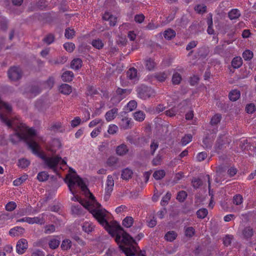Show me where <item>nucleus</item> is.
<instances>
[{
	"mask_svg": "<svg viewBox=\"0 0 256 256\" xmlns=\"http://www.w3.org/2000/svg\"><path fill=\"white\" fill-rule=\"evenodd\" d=\"M144 64L146 69L148 71L154 70L156 66L154 60L150 58H146L144 60Z\"/></svg>",
	"mask_w": 256,
	"mask_h": 256,
	"instance_id": "obj_12",
	"label": "nucleus"
},
{
	"mask_svg": "<svg viewBox=\"0 0 256 256\" xmlns=\"http://www.w3.org/2000/svg\"><path fill=\"white\" fill-rule=\"evenodd\" d=\"M243 202V198L240 194H236L233 197V203L238 206L242 204Z\"/></svg>",
	"mask_w": 256,
	"mask_h": 256,
	"instance_id": "obj_56",
	"label": "nucleus"
},
{
	"mask_svg": "<svg viewBox=\"0 0 256 256\" xmlns=\"http://www.w3.org/2000/svg\"><path fill=\"white\" fill-rule=\"evenodd\" d=\"M54 84V78L52 76H50L44 83V88L51 89Z\"/></svg>",
	"mask_w": 256,
	"mask_h": 256,
	"instance_id": "obj_49",
	"label": "nucleus"
},
{
	"mask_svg": "<svg viewBox=\"0 0 256 256\" xmlns=\"http://www.w3.org/2000/svg\"><path fill=\"white\" fill-rule=\"evenodd\" d=\"M138 96L141 99L146 100L155 95L154 90L151 88L142 84L136 88Z\"/></svg>",
	"mask_w": 256,
	"mask_h": 256,
	"instance_id": "obj_6",
	"label": "nucleus"
},
{
	"mask_svg": "<svg viewBox=\"0 0 256 256\" xmlns=\"http://www.w3.org/2000/svg\"><path fill=\"white\" fill-rule=\"evenodd\" d=\"M24 229L20 226H15L9 231V234L12 236H18L23 233Z\"/></svg>",
	"mask_w": 256,
	"mask_h": 256,
	"instance_id": "obj_23",
	"label": "nucleus"
},
{
	"mask_svg": "<svg viewBox=\"0 0 256 256\" xmlns=\"http://www.w3.org/2000/svg\"><path fill=\"white\" fill-rule=\"evenodd\" d=\"M28 224H43L44 222V218L39 216H34V218L28 217Z\"/></svg>",
	"mask_w": 256,
	"mask_h": 256,
	"instance_id": "obj_19",
	"label": "nucleus"
},
{
	"mask_svg": "<svg viewBox=\"0 0 256 256\" xmlns=\"http://www.w3.org/2000/svg\"><path fill=\"white\" fill-rule=\"evenodd\" d=\"M54 40L55 36L54 34H48L44 38L43 41L47 44L50 45L54 41Z\"/></svg>",
	"mask_w": 256,
	"mask_h": 256,
	"instance_id": "obj_46",
	"label": "nucleus"
},
{
	"mask_svg": "<svg viewBox=\"0 0 256 256\" xmlns=\"http://www.w3.org/2000/svg\"><path fill=\"white\" fill-rule=\"evenodd\" d=\"M28 178V175L24 174L18 178L14 180L13 182V184L14 186H19L23 184Z\"/></svg>",
	"mask_w": 256,
	"mask_h": 256,
	"instance_id": "obj_36",
	"label": "nucleus"
},
{
	"mask_svg": "<svg viewBox=\"0 0 256 256\" xmlns=\"http://www.w3.org/2000/svg\"><path fill=\"white\" fill-rule=\"evenodd\" d=\"M58 91L62 94L64 95H68L72 92V88L68 84H62L58 86Z\"/></svg>",
	"mask_w": 256,
	"mask_h": 256,
	"instance_id": "obj_15",
	"label": "nucleus"
},
{
	"mask_svg": "<svg viewBox=\"0 0 256 256\" xmlns=\"http://www.w3.org/2000/svg\"><path fill=\"white\" fill-rule=\"evenodd\" d=\"M36 134L35 129L32 128H28L26 124L22 122H19L16 126V135L20 140H23L26 142L28 146V142L31 140H34L31 138ZM34 142H36L34 140Z\"/></svg>",
	"mask_w": 256,
	"mask_h": 256,
	"instance_id": "obj_5",
	"label": "nucleus"
},
{
	"mask_svg": "<svg viewBox=\"0 0 256 256\" xmlns=\"http://www.w3.org/2000/svg\"><path fill=\"white\" fill-rule=\"evenodd\" d=\"M30 161L25 158H20L18 160V166L19 168L24 169L27 168L30 164Z\"/></svg>",
	"mask_w": 256,
	"mask_h": 256,
	"instance_id": "obj_31",
	"label": "nucleus"
},
{
	"mask_svg": "<svg viewBox=\"0 0 256 256\" xmlns=\"http://www.w3.org/2000/svg\"><path fill=\"white\" fill-rule=\"evenodd\" d=\"M158 145L159 144L158 141H156L155 140L152 141L150 145V152L152 155H153L154 154L155 151L158 148Z\"/></svg>",
	"mask_w": 256,
	"mask_h": 256,
	"instance_id": "obj_62",
	"label": "nucleus"
},
{
	"mask_svg": "<svg viewBox=\"0 0 256 256\" xmlns=\"http://www.w3.org/2000/svg\"><path fill=\"white\" fill-rule=\"evenodd\" d=\"M131 90L127 88H118L116 90V93L118 95H119L120 96V98H122V96L124 94H128L130 93Z\"/></svg>",
	"mask_w": 256,
	"mask_h": 256,
	"instance_id": "obj_57",
	"label": "nucleus"
},
{
	"mask_svg": "<svg viewBox=\"0 0 256 256\" xmlns=\"http://www.w3.org/2000/svg\"><path fill=\"white\" fill-rule=\"evenodd\" d=\"M208 214V212L207 209L204 208H200L196 212L197 216L200 218H204Z\"/></svg>",
	"mask_w": 256,
	"mask_h": 256,
	"instance_id": "obj_53",
	"label": "nucleus"
},
{
	"mask_svg": "<svg viewBox=\"0 0 256 256\" xmlns=\"http://www.w3.org/2000/svg\"><path fill=\"white\" fill-rule=\"evenodd\" d=\"M98 94V92L96 88L92 86H88L86 90V94L90 96H92L94 94Z\"/></svg>",
	"mask_w": 256,
	"mask_h": 256,
	"instance_id": "obj_63",
	"label": "nucleus"
},
{
	"mask_svg": "<svg viewBox=\"0 0 256 256\" xmlns=\"http://www.w3.org/2000/svg\"><path fill=\"white\" fill-rule=\"evenodd\" d=\"M240 15V11L237 8L232 9L228 12V17L232 20L238 18Z\"/></svg>",
	"mask_w": 256,
	"mask_h": 256,
	"instance_id": "obj_22",
	"label": "nucleus"
},
{
	"mask_svg": "<svg viewBox=\"0 0 256 256\" xmlns=\"http://www.w3.org/2000/svg\"><path fill=\"white\" fill-rule=\"evenodd\" d=\"M64 48L68 52H73L75 48V45L72 42H66L64 44Z\"/></svg>",
	"mask_w": 256,
	"mask_h": 256,
	"instance_id": "obj_60",
	"label": "nucleus"
},
{
	"mask_svg": "<svg viewBox=\"0 0 256 256\" xmlns=\"http://www.w3.org/2000/svg\"><path fill=\"white\" fill-rule=\"evenodd\" d=\"M114 186V180L111 175H108L107 177L106 186L105 191L106 192L107 196H110V194L113 190Z\"/></svg>",
	"mask_w": 256,
	"mask_h": 256,
	"instance_id": "obj_9",
	"label": "nucleus"
},
{
	"mask_svg": "<svg viewBox=\"0 0 256 256\" xmlns=\"http://www.w3.org/2000/svg\"><path fill=\"white\" fill-rule=\"evenodd\" d=\"M240 92L238 90H232L228 94V98L232 102L237 100L240 98Z\"/></svg>",
	"mask_w": 256,
	"mask_h": 256,
	"instance_id": "obj_24",
	"label": "nucleus"
},
{
	"mask_svg": "<svg viewBox=\"0 0 256 256\" xmlns=\"http://www.w3.org/2000/svg\"><path fill=\"white\" fill-rule=\"evenodd\" d=\"M94 226L90 222H84L82 226V230L87 234H90L94 230Z\"/></svg>",
	"mask_w": 256,
	"mask_h": 256,
	"instance_id": "obj_21",
	"label": "nucleus"
},
{
	"mask_svg": "<svg viewBox=\"0 0 256 256\" xmlns=\"http://www.w3.org/2000/svg\"><path fill=\"white\" fill-rule=\"evenodd\" d=\"M69 171L72 174H68L66 176L65 182L68 184V189L72 194H75L76 191V184L84 192L88 190V186L85 182L78 174H76V170L72 168H70Z\"/></svg>",
	"mask_w": 256,
	"mask_h": 256,
	"instance_id": "obj_3",
	"label": "nucleus"
},
{
	"mask_svg": "<svg viewBox=\"0 0 256 256\" xmlns=\"http://www.w3.org/2000/svg\"><path fill=\"white\" fill-rule=\"evenodd\" d=\"M5 208L7 211L12 212L16 208V204L13 201L10 202L6 204Z\"/></svg>",
	"mask_w": 256,
	"mask_h": 256,
	"instance_id": "obj_61",
	"label": "nucleus"
},
{
	"mask_svg": "<svg viewBox=\"0 0 256 256\" xmlns=\"http://www.w3.org/2000/svg\"><path fill=\"white\" fill-rule=\"evenodd\" d=\"M222 120V115L220 114H215L211 118L210 124L212 126H216Z\"/></svg>",
	"mask_w": 256,
	"mask_h": 256,
	"instance_id": "obj_41",
	"label": "nucleus"
},
{
	"mask_svg": "<svg viewBox=\"0 0 256 256\" xmlns=\"http://www.w3.org/2000/svg\"><path fill=\"white\" fill-rule=\"evenodd\" d=\"M28 88L27 92H29L32 96H36L41 92V89L38 86H32Z\"/></svg>",
	"mask_w": 256,
	"mask_h": 256,
	"instance_id": "obj_27",
	"label": "nucleus"
},
{
	"mask_svg": "<svg viewBox=\"0 0 256 256\" xmlns=\"http://www.w3.org/2000/svg\"><path fill=\"white\" fill-rule=\"evenodd\" d=\"M194 228L192 226H189L185 229L184 234L188 238H192L195 234Z\"/></svg>",
	"mask_w": 256,
	"mask_h": 256,
	"instance_id": "obj_52",
	"label": "nucleus"
},
{
	"mask_svg": "<svg viewBox=\"0 0 256 256\" xmlns=\"http://www.w3.org/2000/svg\"><path fill=\"white\" fill-rule=\"evenodd\" d=\"M132 174L133 171L127 168L122 170L121 178L124 180H128L132 178Z\"/></svg>",
	"mask_w": 256,
	"mask_h": 256,
	"instance_id": "obj_18",
	"label": "nucleus"
},
{
	"mask_svg": "<svg viewBox=\"0 0 256 256\" xmlns=\"http://www.w3.org/2000/svg\"><path fill=\"white\" fill-rule=\"evenodd\" d=\"M178 236L177 233L173 230L168 232L164 236V238L168 242H173L175 240Z\"/></svg>",
	"mask_w": 256,
	"mask_h": 256,
	"instance_id": "obj_26",
	"label": "nucleus"
},
{
	"mask_svg": "<svg viewBox=\"0 0 256 256\" xmlns=\"http://www.w3.org/2000/svg\"><path fill=\"white\" fill-rule=\"evenodd\" d=\"M82 62L81 59L79 58H74L72 61L70 66L72 68L78 70L82 66Z\"/></svg>",
	"mask_w": 256,
	"mask_h": 256,
	"instance_id": "obj_28",
	"label": "nucleus"
},
{
	"mask_svg": "<svg viewBox=\"0 0 256 256\" xmlns=\"http://www.w3.org/2000/svg\"><path fill=\"white\" fill-rule=\"evenodd\" d=\"M188 196L187 193L184 190H181L178 193L176 200L180 202H183Z\"/></svg>",
	"mask_w": 256,
	"mask_h": 256,
	"instance_id": "obj_50",
	"label": "nucleus"
},
{
	"mask_svg": "<svg viewBox=\"0 0 256 256\" xmlns=\"http://www.w3.org/2000/svg\"><path fill=\"white\" fill-rule=\"evenodd\" d=\"M8 74L10 79L17 80L21 78L22 73L20 67L14 66L8 70Z\"/></svg>",
	"mask_w": 256,
	"mask_h": 256,
	"instance_id": "obj_7",
	"label": "nucleus"
},
{
	"mask_svg": "<svg viewBox=\"0 0 256 256\" xmlns=\"http://www.w3.org/2000/svg\"><path fill=\"white\" fill-rule=\"evenodd\" d=\"M0 120L2 122L5 124L8 127H10V128L14 127L13 126L14 122L12 121L8 120V117L6 116H5L3 114H0Z\"/></svg>",
	"mask_w": 256,
	"mask_h": 256,
	"instance_id": "obj_40",
	"label": "nucleus"
},
{
	"mask_svg": "<svg viewBox=\"0 0 256 256\" xmlns=\"http://www.w3.org/2000/svg\"><path fill=\"white\" fill-rule=\"evenodd\" d=\"M118 159L116 156H111L108 158L106 162L107 166L112 170L116 169L118 167Z\"/></svg>",
	"mask_w": 256,
	"mask_h": 256,
	"instance_id": "obj_11",
	"label": "nucleus"
},
{
	"mask_svg": "<svg viewBox=\"0 0 256 256\" xmlns=\"http://www.w3.org/2000/svg\"><path fill=\"white\" fill-rule=\"evenodd\" d=\"M104 20L109 22L110 26H114L117 22V18L109 12H105L102 16Z\"/></svg>",
	"mask_w": 256,
	"mask_h": 256,
	"instance_id": "obj_10",
	"label": "nucleus"
},
{
	"mask_svg": "<svg viewBox=\"0 0 256 256\" xmlns=\"http://www.w3.org/2000/svg\"><path fill=\"white\" fill-rule=\"evenodd\" d=\"M166 175V172L164 170H156L153 174V177L156 180H161Z\"/></svg>",
	"mask_w": 256,
	"mask_h": 256,
	"instance_id": "obj_47",
	"label": "nucleus"
},
{
	"mask_svg": "<svg viewBox=\"0 0 256 256\" xmlns=\"http://www.w3.org/2000/svg\"><path fill=\"white\" fill-rule=\"evenodd\" d=\"M242 234L246 239L251 238L254 235L253 228L250 226L246 227L242 230Z\"/></svg>",
	"mask_w": 256,
	"mask_h": 256,
	"instance_id": "obj_30",
	"label": "nucleus"
},
{
	"mask_svg": "<svg viewBox=\"0 0 256 256\" xmlns=\"http://www.w3.org/2000/svg\"><path fill=\"white\" fill-rule=\"evenodd\" d=\"M116 151L118 155L122 156L128 152V149L126 144H122L116 147Z\"/></svg>",
	"mask_w": 256,
	"mask_h": 256,
	"instance_id": "obj_20",
	"label": "nucleus"
},
{
	"mask_svg": "<svg viewBox=\"0 0 256 256\" xmlns=\"http://www.w3.org/2000/svg\"><path fill=\"white\" fill-rule=\"evenodd\" d=\"M61 248L62 250H70L72 247V242L69 239H64L62 241Z\"/></svg>",
	"mask_w": 256,
	"mask_h": 256,
	"instance_id": "obj_39",
	"label": "nucleus"
},
{
	"mask_svg": "<svg viewBox=\"0 0 256 256\" xmlns=\"http://www.w3.org/2000/svg\"><path fill=\"white\" fill-rule=\"evenodd\" d=\"M102 126H98L95 128L90 133V136L92 138H96L102 132Z\"/></svg>",
	"mask_w": 256,
	"mask_h": 256,
	"instance_id": "obj_64",
	"label": "nucleus"
},
{
	"mask_svg": "<svg viewBox=\"0 0 256 256\" xmlns=\"http://www.w3.org/2000/svg\"><path fill=\"white\" fill-rule=\"evenodd\" d=\"M32 214H34V212H32V208L30 205H28L26 208L24 207L19 208L17 212V214L20 216L30 215Z\"/></svg>",
	"mask_w": 256,
	"mask_h": 256,
	"instance_id": "obj_17",
	"label": "nucleus"
},
{
	"mask_svg": "<svg viewBox=\"0 0 256 256\" xmlns=\"http://www.w3.org/2000/svg\"><path fill=\"white\" fill-rule=\"evenodd\" d=\"M232 66L234 68H240L242 64V60L240 56H236L232 60Z\"/></svg>",
	"mask_w": 256,
	"mask_h": 256,
	"instance_id": "obj_25",
	"label": "nucleus"
},
{
	"mask_svg": "<svg viewBox=\"0 0 256 256\" xmlns=\"http://www.w3.org/2000/svg\"><path fill=\"white\" fill-rule=\"evenodd\" d=\"M91 44L98 50L102 49L104 46V43L100 38L93 40L91 42Z\"/></svg>",
	"mask_w": 256,
	"mask_h": 256,
	"instance_id": "obj_34",
	"label": "nucleus"
},
{
	"mask_svg": "<svg viewBox=\"0 0 256 256\" xmlns=\"http://www.w3.org/2000/svg\"><path fill=\"white\" fill-rule=\"evenodd\" d=\"M176 35V32L171 28H168L166 30L164 33V36L166 40H170L175 37Z\"/></svg>",
	"mask_w": 256,
	"mask_h": 256,
	"instance_id": "obj_32",
	"label": "nucleus"
},
{
	"mask_svg": "<svg viewBox=\"0 0 256 256\" xmlns=\"http://www.w3.org/2000/svg\"><path fill=\"white\" fill-rule=\"evenodd\" d=\"M253 56V52L249 50H246L242 53V57L245 60H250Z\"/></svg>",
	"mask_w": 256,
	"mask_h": 256,
	"instance_id": "obj_51",
	"label": "nucleus"
},
{
	"mask_svg": "<svg viewBox=\"0 0 256 256\" xmlns=\"http://www.w3.org/2000/svg\"><path fill=\"white\" fill-rule=\"evenodd\" d=\"M28 148L32 152L43 160L44 164L50 170L56 171V167L61 160V157L54 156L53 157L47 156L44 152L41 150L40 145L34 140L28 142Z\"/></svg>",
	"mask_w": 256,
	"mask_h": 256,
	"instance_id": "obj_2",
	"label": "nucleus"
},
{
	"mask_svg": "<svg viewBox=\"0 0 256 256\" xmlns=\"http://www.w3.org/2000/svg\"><path fill=\"white\" fill-rule=\"evenodd\" d=\"M82 204H73L72 206V213L79 214L82 212Z\"/></svg>",
	"mask_w": 256,
	"mask_h": 256,
	"instance_id": "obj_59",
	"label": "nucleus"
},
{
	"mask_svg": "<svg viewBox=\"0 0 256 256\" xmlns=\"http://www.w3.org/2000/svg\"><path fill=\"white\" fill-rule=\"evenodd\" d=\"M137 107V102L134 100L130 101L124 108L126 112H130L135 110Z\"/></svg>",
	"mask_w": 256,
	"mask_h": 256,
	"instance_id": "obj_33",
	"label": "nucleus"
},
{
	"mask_svg": "<svg viewBox=\"0 0 256 256\" xmlns=\"http://www.w3.org/2000/svg\"><path fill=\"white\" fill-rule=\"evenodd\" d=\"M97 208H94L89 202H86L83 206L92 214L94 218L110 234H114L118 231H124L123 228L116 222L110 224L106 220L108 212L105 209H100V204H96Z\"/></svg>",
	"mask_w": 256,
	"mask_h": 256,
	"instance_id": "obj_1",
	"label": "nucleus"
},
{
	"mask_svg": "<svg viewBox=\"0 0 256 256\" xmlns=\"http://www.w3.org/2000/svg\"><path fill=\"white\" fill-rule=\"evenodd\" d=\"M207 24L208 26L207 32L209 34H212L214 33V30L212 28L213 22L212 18L211 16L210 18H208L207 20Z\"/></svg>",
	"mask_w": 256,
	"mask_h": 256,
	"instance_id": "obj_55",
	"label": "nucleus"
},
{
	"mask_svg": "<svg viewBox=\"0 0 256 256\" xmlns=\"http://www.w3.org/2000/svg\"><path fill=\"white\" fill-rule=\"evenodd\" d=\"M75 34V31L74 29L66 28L65 30L64 36L68 39L72 38Z\"/></svg>",
	"mask_w": 256,
	"mask_h": 256,
	"instance_id": "obj_58",
	"label": "nucleus"
},
{
	"mask_svg": "<svg viewBox=\"0 0 256 256\" xmlns=\"http://www.w3.org/2000/svg\"><path fill=\"white\" fill-rule=\"evenodd\" d=\"M28 248V241L25 238H21L18 240L16 246V251L20 254H23Z\"/></svg>",
	"mask_w": 256,
	"mask_h": 256,
	"instance_id": "obj_8",
	"label": "nucleus"
},
{
	"mask_svg": "<svg viewBox=\"0 0 256 256\" xmlns=\"http://www.w3.org/2000/svg\"><path fill=\"white\" fill-rule=\"evenodd\" d=\"M171 196L172 194L170 192H168L166 194L163 196L162 200H161L160 204L163 206H166L170 200Z\"/></svg>",
	"mask_w": 256,
	"mask_h": 256,
	"instance_id": "obj_45",
	"label": "nucleus"
},
{
	"mask_svg": "<svg viewBox=\"0 0 256 256\" xmlns=\"http://www.w3.org/2000/svg\"><path fill=\"white\" fill-rule=\"evenodd\" d=\"M132 122L131 118L124 117L121 120L120 123V128L124 130H128L132 128Z\"/></svg>",
	"mask_w": 256,
	"mask_h": 256,
	"instance_id": "obj_16",
	"label": "nucleus"
},
{
	"mask_svg": "<svg viewBox=\"0 0 256 256\" xmlns=\"http://www.w3.org/2000/svg\"><path fill=\"white\" fill-rule=\"evenodd\" d=\"M122 242L124 244H128V246H120V249L124 253L126 256H134L140 248L134 244H137L136 240L128 234L124 232L122 234Z\"/></svg>",
	"mask_w": 256,
	"mask_h": 256,
	"instance_id": "obj_4",
	"label": "nucleus"
},
{
	"mask_svg": "<svg viewBox=\"0 0 256 256\" xmlns=\"http://www.w3.org/2000/svg\"><path fill=\"white\" fill-rule=\"evenodd\" d=\"M192 136L191 134H185L181 140V144L182 146H185L192 141Z\"/></svg>",
	"mask_w": 256,
	"mask_h": 256,
	"instance_id": "obj_44",
	"label": "nucleus"
},
{
	"mask_svg": "<svg viewBox=\"0 0 256 256\" xmlns=\"http://www.w3.org/2000/svg\"><path fill=\"white\" fill-rule=\"evenodd\" d=\"M74 76V73L72 72L66 71L62 74V78L64 82H70L72 80Z\"/></svg>",
	"mask_w": 256,
	"mask_h": 256,
	"instance_id": "obj_29",
	"label": "nucleus"
},
{
	"mask_svg": "<svg viewBox=\"0 0 256 256\" xmlns=\"http://www.w3.org/2000/svg\"><path fill=\"white\" fill-rule=\"evenodd\" d=\"M154 76L158 82H164L167 78V74L164 72H160L155 74Z\"/></svg>",
	"mask_w": 256,
	"mask_h": 256,
	"instance_id": "obj_42",
	"label": "nucleus"
},
{
	"mask_svg": "<svg viewBox=\"0 0 256 256\" xmlns=\"http://www.w3.org/2000/svg\"><path fill=\"white\" fill-rule=\"evenodd\" d=\"M138 70L134 68H130L126 72V76L128 78L134 82L138 80Z\"/></svg>",
	"mask_w": 256,
	"mask_h": 256,
	"instance_id": "obj_14",
	"label": "nucleus"
},
{
	"mask_svg": "<svg viewBox=\"0 0 256 256\" xmlns=\"http://www.w3.org/2000/svg\"><path fill=\"white\" fill-rule=\"evenodd\" d=\"M134 116L136 120L141 122L144 120L146 114L142 111L139 110L134 114Z\"/></svg>",
	"mask_w": 256,
	"mask_h": 256,
	"instance_id": "obj_38",
	"label": "nucleus"
},
{
	"mask_svg": "<svg viewBox=\"0 0 256 256\" xmlns=\"http://www.w3.org/2000/svg\"><path fill=\"white\" fill-rule=\"evenodd\" d=\"M60 244V238L58 239L55 238H53L50 240L48 246L51 249L54 250Z\"/></svg>",
	"mask_w": 256,
	"mask_h": 256,
	"instance_id": "obj_35",
	"label": "nucleus"
},
{
	"mask_svg": "<svg viewBox=\"0 0 256 256\" xmlns=\"http://www.w3.org/2000/svg\"><path fill=\"white\" fill-rule=\"evenodd\" d=\"M118 113V109L117 108H113L108 111L105 114V118L107 122H110L114 120Z\"/></svg>",
	"mask_w": 256,
	"mask_h": 256,
	"instance_id": "obj_13",
	"label": "nucleus"
},
{
	"mask_svg": "<svg viewBox=\"0 0 256 256\" xmlns=\"http://www.w3.org/2000/svg\"><path fill=\"white\" fill-rule=\"evenodd\" d=\"M49 178V174L46 172L43 171L38 173L37 179L39 182H44Z\"/></svg>",
	"mask_w": 256,
	"mask_h": 256,
	"instance_id": "obj_43",
	"label": "nucleus"
},
{
	"mask_svg": "<svg viewBox=\"0 0 256 256\" xmlns=\"http://www.w3.org/2000/svg\"><path fill=\"white\" fill-rule=\"evenodd\" d=\"M134 218L132 216H127L122 220V224L124 226L129 228L134 224Z\"/></svg>",
	"mask_w": 256,
	"mask_h": 256,
	"instance_id": "obj_37",
	"label": "nucleus"
},
{
	"mask_svg": "<svg viewBox=\"0 0 256 256\" xmlns=\"http://www.w3.org/2000/svg\"><path fill=\"white\" fill-rule=\"evenodd\" d=\"M206 6L204 4H197L194 6V10L197 13L199 14H202L206 11Z\"/></svg>",
	"mask_w": 256,
	"mask_h": 256,
	"instance_id": "obj_48",
	"label": "nucleus"
},
{
	"mask_svg": "<svg viewBox=\"0 0 256 256\" xmlns=\"http://www.w3.org/2000/svg\"><path fill=\"white\" fill-rule=\"evenodd\" d=\"M182 80V76L181 75L177 72H176L173 74L172 78V82L174 84H179Z\"/></svg>",
	"mask_w": 256,
	"mask_h": 256,
	"instance_id": "obj_54",
	"label": "nucleus"
}]
</instances>
